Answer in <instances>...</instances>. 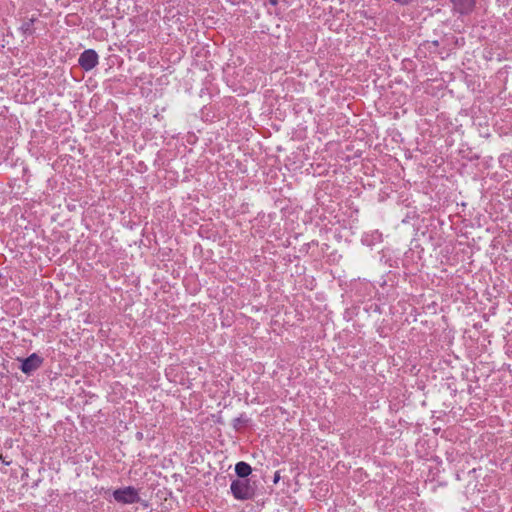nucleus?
I'll use <instances>...</instances> for the list:
<instances>
[{
    "instance_id": "8",
    "label": "nucleus",
    "mask_w": 512,
    "mask_h": 512,
    "mask_svg": "<svg viewBox=\"0 0 512 512\" xmlns=\"http://www.w3.org/2000/svg\"><path fill=\"white\" fill-rule=\"evenodd\" d=\"M233 422H234V427L238 428L240 425H242L245 422V420L242 417H238V418H235L233 420Z\"/></svg>"
},
{
    "instance_id": "5",
    "label": "nucleus",
    "mask_w": 512,
    "mask_h": 512,
    "mask_svg": "<svg viewBox=\"0 0 512 512\" xmlns=\"http://www.w3.org/2000/svg\"><path fill=\"white\" fill-rule=\"evenodd\" d=\"M454 9L460 14L470 13L475 5L474 0H451Z\"/></svg>"
},
{
    "instance_id": "6",
    "label": "nucleus",
    "mask_w": 512,
    "mask_h": 512,
    "mask_svg": "<svg viewBox=\"0 0 512 512\" xmlns=\"http://www.w3.org/2000/svg\"><path fill=\"white\" fill-rule=\"evenodd\" d=\"M235 472L240 478H245L251 474V466L246 462H238L235 466Z\"/></svg>"
},
{
    "instance_id": "4",
    "label": "nucleus",
    "mask_w": 512,
    "mask_h": 512,
    "mask_svg": "<svg viewBox=\"0 0 512 512\" xmlns=\"http://www.w3.org/2000/svg\"><path fill=\"white\" fill-rule=\"evenodd\" d=\"M43 363V359L36 353L31 354L27 358L21 360L20 369L23 373L29 375L37 370Z\"/></svg>"
},
{
    "instance_id": "11",
    "label": "nucleus",
    "mask_w": 512,
    "mask_h": 512,
    "mask_svg": "<svg viewBox=\"0 0 512 512\" xmlns=\"http://www.w3.org/2000/svg\"><path fill=\"white\" fill-rule=\"evenodd\" d=\"M272 4H276L277 0H270Z\"/></svg>"
},
{
    "instance_id": "3",
    "label": "nucleus",
    "mask_w": 512,
    "mask_h": 512,
    "mask_svg": "<svg viewBox=\"0 0 512 512\" xmlns=\"http://www.w3.org/2000/svg\"><path fill=\"white\" fill-rule=\"evenodd\" d=\"M78 63L85 71H90L98 64V54L93 49H87L79 56Z\"/></svg>"
},
{
    "instance_id": "1",
    "label": "nucleus",
    "mask_w": 512,
    "mask_h": 512,
    "mask_svg": "<svg viewBox=\"0 0 512 512\" xmlns=\"http://www.w3.org/2000/svg\"><path fill=\"white\" fill-rule=\"evenodd\" d=\"M113 498L121 504H134L140 501L139 492L132 486L117 489L113 492Z\"/></svg>"
},
{
    "instance_id": "2",
    "label": "nucleus",
    "mask_w": 512,
    "mask_h": 512,
    "mask_svg": "<svg viewBox=\"0 0 512 512\" xmlns=\"http://www.w3.org/2000/svg\"><path fill=\"white\" fill-rule=\"evenodd\" d=\"M230 488L233 496L239 500H248L254 495V490L251 487L249 480H234L231 483Z\"/></svg>"
},
{
    "instance_id": "9",
    "label": "nucleus",
    "mask_w": 512,
    "mask_h": 512,
    "mask_svg": "<svg viewBox=\"0 0 512 512\" xmlns=\"http://www.w3.org/2000/svg\"><path fill=\"white\" fill-rule=\"evenodd\" d=\"M280 479V472L279 471H276L275 474H274V480L273 482L276 484Z\"/></svg>"
},
{
    "instance_id": "7",
    "label": "nucleus",
    "mask_w": 512,
    "mask_h": 512,
    "mask_svg": "<svg viewBox=\"0 0 512 512\" xmlns=\"http://www.w3.org/2000/svg\"><path fill=\"white\" fill-rule=\"evenodd\" d=\"M33 25V19H30L29 21H26L22 24V29L25 32H31V27Z\"/></svg>"
},
{
    "instance_id": "10",
    "label": "nucleus",
    "mask_w": 512,
    "mask_h": 512,
    "mask_svg": "<svg viewBox=\"0 0 512 512\" xmlns=\"http://www.w3.org/2000/svg\"><path fill=\"white\" fill-rule=\"evenodd\" d=\"M0 460H1L3 463H5L6 465H9V464H10V462H8V461H5V460H4V458H3V456H2V455H0Z\"/></svg>"
}]
</instances>
